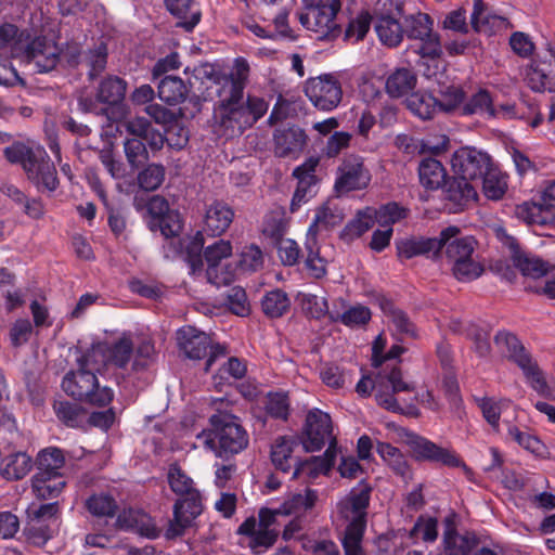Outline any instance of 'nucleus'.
Wrapping results in <instances>:
<instances>
[{
	"mask_svg": "<svg viewBox=\"0 0 555 555\" xmlns=\"http://www.w3.org/2000/svg\"><path fill=\"white\" fill-rule=\"evenodd\" d=\"M209 78L216 86L218 102L215 107V132L225 139L241 135L268 112V102L244 89L249 75V65L244 57H236L229 72L211 68Z\"/></svg>",
	"mask_w": 555,
	"mask_h": 555,
	"instance_id": "1",
	"label": "nucleus"
},
{
	"mask_svg": "<svg viewBox=\"0 0 555 555\" xmlns=\"http://www.w3.org/2000/svg\"><path fill=\"white\" fill-rule=\"evenodd\" d=\"M371 488L361 482L336 504L333 519L343 528L341 544L345 555H362V540L366 529V509Z\"/></svg>",
	"mask_w": 555,
	"mask_h": 555,
	"instance_id": "2",
	"label": "nucleus"
},
{
	"mask_svg": "<svg viewBox=\"0 0 555 555\" xmlns=\"http://www.w3.org/2000/svg\"><path fill=\"white\" fill-rule=\"evenodd\" d=\"M210 427L196 435L197 442L217 457L229 459L248 446V434L236 416L225 412L212 414Z\"/></svg>",
	"mask_w": 555,
	"mask_h": 555,
	"instance_id": "3",
	"label": "nucleus"
},
{
	"mask_svg": "<svg viewBox=\"0 0 555 555\" xmlns=\"http://www.w3.org/2000/svg\"><path fill=\"white\" fill-rule=\"evenodd\" d=\"M98 359L86 351L77 359V369L66 373L62 380L63 390L76 400L89 404L105 406L114 398V391L107 386H101L96 373H100Z\"/></svg>",
	"mask_w": 555,
	"mask_h": 555,
	"instance_id": "4",
	"label": "nucleus"
},
{
	"mask_svg": "<svg viewBox=\"0 0 555 555\" xmlns=\"http://www.w3.org/2000/svg\"><path fill=\"white\" fill-rule=\"evenodd\" d=\"M440 250L444 248L446 259L453 276L460 282L478 279L483 267L476 255L477 241L470 236H460V229L450 225L439 234Z\"/></svg>",
	"mask_w": 555,
	"mask_h": 555,
	"instance_id": "5",
	"label": "nucleus"
},
{
	"mask_svg": "<svg viewBox=\"0 0 555 555\" xmlns=\"http://www.w3.org/2000/svg\"><path fill=\"white\" fill-rule=\"evenodd\" d=\"M494 344L506 358L521 370L526 382L534 391L540 395H546L548 392L545 377L537 361L514 334L509 332H499L494 336Z\"/></svg>",
	"mask_w": 555,
	"mask_h": 555,
	"instance_id": "6",
	"label": "nucleus"
},
{
	"mask_svg": "<svg viewBox=\"0 0 555 555\" xmlns=\"http://www.w3.org/2000/svg\"><path fill=\"white\" fill-rule=\"evenodd\" d=\"M295 446V440L286 437L278 438L272 444L271 461L279 470L288 473L294 468L293 478L307 476L309 479H314L319 475H325L330 472L332 463L328 460L312 457L310 461L297 462L293 456Z\"/></svg>",
	"mask_w": 555,
	"mask_h": 555,
	"instance_id": "7",
	"label": "nucleus"
},
{
	"mask_svg": "<svg viewBox=\"0 0 555 555\" xmlns=\"http://www.w3.org/2000/svg\"><path fill=\"white\" fill-rule=\"evenodd\" d=\"M307 11L299 15L300 24L313 34L317 40H333L340 34L336 14L340 9L339 0H304Z\"/></svg>",
	"mask_w": 555,
	"mask_h": 555,
	"instance_id": "8",
	"label": "nucleus"
},
{
	"mask_svg": "<svg viewBox=\"0 0 555 555\" xmlns=\"http://www.w3.org/2000/svg\"><path fill=\"white\" fill-rule=\"evenodd\" d=\"M61 49L51 39L43 36L18 38L13 46V56L22 63L33 65L36 72L47 73L55 68L60 61Z\"/></svg>",
	"mask_w": 555,
	"mask_h": 555,
	"instance_id": "9",
	"label": "nucleus"
},
{
	"mask_svg": "<svg viewBox=\"0 0 555 555\" xmlns=\"http://www.w3.org/2000/svg\"><path fill=\"white\" fill-rule=\"evenodd\" d=\"M280 521L276 511L268 504L259 509L258 518L251 516L238 527L237 533L247 539V545L254 553L271 547L280 534Z\"/></svg>",
	"mask_w": 555,
	"mask_h": 555,
	"instance_id": "10",
	"label": "nucleus"
},
{
	"mask_svg": "<svg viewBox=\"0 0 555 555\" xmlns=\"http://www.w3.org/2000/svg\"><path fill=\"white\" fill-rule=\"evenodd\" d=\"M87 352L98 359L100 369L112 366L126 370L133 353L131 334L124 332L113 339L93 343Z\"/></svg>",
	"mask_w": 555,
	"mask_h": 555,
	"instance_id": "11",
	"label": "nucleus"
},
{
	"mask_svg": "<svg viewBox=\"0 0 555 555\" xmlns=\"http://www.w3.org/2000/svg\"><path fill=\"white\" fill-rule=\"evenodd\" d=\"M332 420L330 415L319 409L310 410L306 417L305 429L301 436L302 447L308 452L320 451L327 442L331 443L323 460L334 463L332 454Z\"/></svg>",
	"mask_w": 555,
	"mask_h": 555,
	"instance_id": "12",
	"label": "nucleus"
},
{
	"mask_svg": "<svg viewBox=\"0 0 555 555\" xmlns=\"http://www.w3.org/2000/svg\"><path fill=\"white\" fill-rule=\"evenodd\" d=\"M233 251L230 241L218 240L208 245L204 250V257L207 262L206 279L217 286L230 285L236 278V268L231 264H222V261L231 257Z\"/></svg>",
	"mask_w": 555,
	"mask_h": 555,
	"instance_id": "13",
	"label": "nucleus"
},
{
	"mask_svg": "<svg viewBox=\"0 0 555 555\" xmlns=\"http://www.w3.org/2000/svg\"><path fill=\"white\" fill-rule=\"evenodd\" d=\"M376 401L382 408L391 412H402L403 409L396 398L400 392H413L415 385L403 378L401 370L397 366L388 372L383 371L376 376Z\"/></svg>",
	"mask_w": 555,
	"mask_h": 555,
	"instance_id": "14",
	"label": "nucleus"
},
{
	"mask_svg": "<svg viewBox=\"0 0 555 555\" xmlns=\"http://www.w3.org/2000/svg\"><path fill=\"white\" fill-rule=\"evenodd\" d=\"M177 339L180 349L189 359L199 360L204 358L209 349V357L205 370L208 371L215 360L224 356V348L220 345H211L210 337L193 326H185L178 331Z\"/></svg>",
	"mask_w": 555,
	"mask_h": 555,
	"instance_id": "15",
	"label": "nucleus"
},
{
	"mask_svg": "<svg viewBox=\"0 0 555 555\" xmlns=\"http://www.w3.org/2000/svg\"><path fill=\"white\" fill-rule=\"evenodd\" d=\"M305 93L313 106L323 112L335 109L343 99L341 85L333 74L308 79Z\"/></svg>",
	"mask_w": 555,
	"mask_h": 555,
	"instance_id": "16",
	"label": "nucleus"
},
{
	"mask_svg": "<svg viewBox=\"0 0 555 555\" xmlns=\"http://www.w3.org/2000/svg\"><path fill=\"white\" fill-rule=\"evenodd\" d=\"M493 164L488 153L473 146L460 147L451 158L454 176L473 182L480 180Z\"/></svg>",
	"mask_w": 555,
	"mask_h": 555,
	"instance_id": "17",
	"label": "nucleus"
},
{
	"mask_svg": "<svg viewBox=\"0 0 555 555\" xmlns=\"http://www.w3.org/2000/svg\"><path fill=\"white\" fill-rule=\"evenodd\" d=\"M406 443L416 460L439 463L448 467H462L465 472H469L466 464L450 448L440 447L415 434L408 435Z\"/></svg>",
	"mask_w": 555,
	"mask_h": 555,
	"instance_id": "18",
	"label": "nucleus"
},
{
	"mask_svg": "<svg viewBox=\"0 0 555 555\" xmlns=\"http://www.w3.org/2000/svg\"><path fill=\"white\" fill-rule=\"evenodd\" d=\"M27 179L35 185L39 192H54L60 184L54 163L50 159L46 150L36 145L35 154L30 160L25 164L24 169Z\"/></svg>",
	"mask_w": 555,
	"mask_h": 555,
	"instance_id": "19",
	"label": "nucleus"
},
{
	"mask_svg": "<svg viewBox=\"0 0 555 555\" xmlns=\"http://www.w3.org/2000/svg\"><path fill=\"white\" fill-rule=\"evenodd\" d=\"M371 182V173L358 155L347 156L337 169L335 190L338 194L364 190Z\"/></svg>",
	"mask_w": 555,
	"mask_h": 555,
	"instance_id": "20",
	"label": "nucleus"
},
{
	"mask_svg": "<svg viewBox=\"0 0 555 555\" xmlns=\"http://www.w3.org/2000/svg\"><path fill=\"white\" fill-rule=\"evenodd\" d=\"M524 80L534 92H554L555 55L546 53L532 60L525 68Z\"/></svg>",
	"mask_w": 555,
	"mask_h": 555,
	"instance_id": "21",
	"label": "nucleus"
},
{
	"mask_svg": "<svg viewBox=\"0 0 555 555\" xmlns=\"http://www.w3.org/2000/svg\"><path fill=\"white\" fill-rule=\"evenodd\" d=\"M405 34L415 40L411 50L415 53L433 54L439 50V39L433 33V22L425 13H417L406 20Z\"/></svg>",
	"mask_w": 555,
	"mask_h": 555,
	"instance_id": "22",
	"label": "nucleus"
},
{
	"mask_svg": "<svg viewBox=\"0 0 555 555\" xmlns=\"http://www.w3.org/2000/svg\"><path fill=\"white\" fill-rule=\"evenodd\" d=\"M202 513V500L199 492L183 495L173 506V518L170 520L166 535L169 539L182 535L184 530Z\"/></svg>",
	"mask_w": 555,
	"mask_h": 555,
	"instance_id": "23",
	"label": "nucleus"
},
{
	"mask_svg": "<svg viewBox=\"0 0 555 555\" xmlns=\"http://www.w3.org/2000/svg\"><path fill=\"white\" fill-rule=\"evenodd\" d=\"M319 165V158L309 157L304 164L294 169V177L298 180L297 189L291 202V210L296 211L309 201L314 194L317 185L315 169Z\"/></svg>",
	"mask_w": 555,
	"mask_h": 555,
	"instance_id": "24",
	"label": "nucleus"
},
{
	"mask_svg": "<svg viewBox=\"0 0 555 555\" xmlns=\"http://www.w3.org/2000/svg\"><path fill=\"white\" fill-rule=\"evenodd\" d=\"M318 501V492L306 488L304 492L291 493L282 502L272 501L269 505L276 511V516H295L300 518L311 511Z\"/></svg>",
	"mask_w": 555,
	"mask_h": 555,
	"instance_id": "25",
	"label": "nucleus"
},
{
	"mask_svg": "<svg viewBox=\"0 0 555 555\" xmlns=\"http://www.w3.org/2000/svg\"><path fill=\"white\" fill-rule=\"evenodd\" d=\"M273 139L274 153L279 157L297 158L307 143L305 131L297 126L278 128Z\"/></svg>",
	"mask_w": 555,
	"mask_h": 555,
	"instance_id": "26",
	"label": "nucleus"
},
{
	"mask_svg": "<svg viewBox=\"0 0 555 555\" xmlns=\"http://www.w3.org/2000/svg\"><path fill=\"white\" fill-rule=\"evenodd\" d=\"M361 94L367 105L374 111H378L379 120L378 124L382 128H388L393 126L398 119L397 107L384 101L382 91L370 81H364L360 88Z\"/></svg>",
	"mask_w": 555,
	"mask_h": 555,
	"instance_id": "27",
	"label": "nucleus"
},
{
	"mask_svg": "<svg viewBox=\"0 0 555 555\" xmlns=\"http://www.w3.org/2000/svg\"><path fill=\"white\" fill-rule=\"evenodd\" d=\"M442 545L447 555H470L478 546V539L473 532L460 534L453 524L447 521L442 535Z\"/></svg>",
	"mask_w": 555,
	"mask_h": 555,
	"instance_id": "28",
	"label": "nucleus"
},
{
	"mask_svg": "<svg viewBox=\"0 0 555 555\" xmlns=\"http://www.w3.org/2000/svg\"><path fill=\"white\" fill-rule=\"evenodd\" d=\"M470 22L476 31L487 35H492L508 27L507 18L493 13L482 0L474 1Z\"/></svg>",
	"mask_w": 555,
	"mask_h": 555,
	"instance_id": "29",
	"label": "nucleus"
},
{
	"mask_svg": "<svg viewBox=\"0 0 555 555\" xmlns=\"http://www.w3.org/2000/svg\"><path fill=\"white\" fill-rule=\"evenodd\" d=\"M440 253L438 237H410L397 242L399 258L411 259L416 256L436 257Z\"/></svg>",
	"mask_w": 555,
	"mask_h": 555,
	"instance_id": "30",
	"label": "nucleus"
},
{
	"mask_svg": "<svg viewBox=\"0 0 555 555\" xmlns=\"http://www.w3.org/2000/svg\"><path fill=\"white\" fill-rule=\"evenodd\" d=\"M444 196L453 204L454 209L459 210L474 203L478 193L473 181L454 176L446 185Z\"/></svg>",
	"mask_w": 555,
	"mask_h": 555,
	"instance_id": "31",
	"label": "nucleus"
},
{
	"mask_svg": "<svg viewBox=\"0 0 555 555\" xmlns=\"http://www.w3.org/2000/svg\"><path fill=\"white\" fill-rule=\"evenodd\" d=\"M117 524L122 529L135 531L147 538L157 535V529L152 518L141 509H124L117 517Z\"/></svg>",
	"mask_w": 555,
	"mask_h": 555,
	"instance_id": "32",
	"label": "nucleus"
},
{
	"mask_svg": "<svg viewBox=\"0 0 555 555\" xmlns=\"http://www.w3.org/2000/svg\"><path fill=\"white\" fill-rule=\"evenodd\" d=\"M344 215L341 209L333 202H326L315 211L314 219L310 224L307 237L317 240V235L323 231L341 223Z\"/></svg>",
	"mask_w": 555,
	"mask_h": 555,
	"instance_id": "33",
	"label": "nucleus"
},
{
	"mask_svg": "<svg viewBox=\"0 0 555 555\" xmlns=\"http://www.w3.org/2000/svg\"><path fill=\"white\" fill-rule=\"evenodd\" d=\"M233 217L234 212L230 206L215 202L206 210L205 230L214 236L220 235L230 227Z\"/></svg>",
	"mask_w": 555,
	"mask_h": 555,
	"instance_id": "34",
	"label": "nucleus"
},
{
	"mask_svg": "<svg viewBox=\"0 0 555 555\" xmlns=\"http://www.w3.org/2000/svg\"><path fill=\"white\" fill-rule=\"evenodd\" d=\"M417 83L415 73L408 67H400L390 73L386 79V92L391 98H402L414 90Z\"/></svg>",
	"mask_w": 555,
	"mask_h": 555,
	"instance_id": "35",
	"label": "nucleus"
},
{
	"mask_svg": "<svg viewBox=\"0 0 555 555\" xmlns=\"http://www.w3.org/2000/svg\"><path fill=\"white\" fill-rule=\"evenodd\" d=\"M65 485L62 475H51V473H36L31 478L33 492L41 500L57 498Z\"/></svg>",
	"mask_w": 555,
	"mask_h": 555,
	"instance_id": "36",
	"label": "nucleus"
},
{
	"mask_svg": "<svg viewBox=\"0 0 555 555\" xmlns=\"http://www.w3.org/2000/svg\"><path fill=\"white\" fill-rule=\"evenodd\" d=\"M33 468L31 456L26 452H15L4 456L0 464V474L7 480L23 479Z\"/></svg>",
	"mask_w": 555,
	"mask_h": 555,
	"instance_id": "37",
	"label": "nucleus"
},
{
	"mask_svg": "<svg viewBox=\"0 0 555 555\" xmlns=\"http://www.w3.org/2000/svg\"><path fill=\"white\" fill-rule=\"evenodd\" d=\"M418 178L425 189L438 190L446 182L447 171L439 160L427 157L418 165Z\"/></svg>",
	"mask_w": 555,
	"mask_h": 555,
	"instance_id": "38",
	"label": "nucleus"
},
{
	"mask_svg": "<svg viewBox=\"0 0 555 555\" xmlns=\"http://www.w3.org/2000/svg\"><path fill=\"white\" fill-rule=\"evenodd\" d=\"M167 9L177 16L179 26L185 30H192L199 22V11L193 0H165Z\"/></svg>",
	"mask_w": 555,
	"mask_h": 555,
	"instance_id": "39",
	"label": "nucleus"
},
{
	"mask_svg": "<svg viewBox=\"0 0 555 555\" xmlns=\"http://www.w3.org/2000/svg\"><path fill=\"white\" fill-rule=\"evenodd\" d=\"M127 91V82L117 76H107L99 85L96 99L107 105L120 103Z\"/></svg>",
	"mask_w": 555,
	"mask_h": 555,
	"instance_id": "40",
	"label": "nucleus"
},
{
	"mask_svg": "<svg viewBox=\"0 0 555 555\" xmlns=\"http://www.w3.org/2000/svg\"><path fill=\"white\" fill-rule=\"evenodd\" d=\"M375 30L379 40L388 46H398L403 37V29L395 15L383 14L377 18Z\"/></svg>",
	"mask_w": 555,
	"mask_h": 555,
	"instance_id": "41",
	"label": "nucleus"
},
{
	"mask_svg": "<svg viewBox=\"0 0 555 555\" xmlns=\"http://www.w3.org/2000/svg\"><path fill=\"white\" fill-rule=\"evenodd\" d=\"M188 88L177 76H166L158 83V98L168 105H177L184 101Z\"/></svg>",
	"mask_w": 555,
	"mask_h": 555,
	"instance_id": "42",
	"label": "nucleus"
},
{
	"mask_svg": "<svg viewBox=\"0 0 555 555\" xmlns=\"http://www.w3.org/2000/svg\"><path fill=\"white\" fill-rule=\"evenodd\" d=\"M377 453L392 472L404 479L411 477V469L405 456L400 450L387 442L377 443Z\"/></svg>",
	"mask_w": 555,
	"mask_h": 555,
	"instance_id": "43",
	"label": "nucleus"
},
{
	"mask_svg": "<svg viewBox=\"0 0 555 555\" xmlns=\"http://www.w3.org/2000/svg\"><path fill=\"white\" fill-rule=\"evenodd\" d=\"M482 191L487 198L498 201L507 190V177L493 164L481 177Z\"/></svg>",
	"mask_w": 555,
	"mask_h": 555,
	"instance_id": "44",
	"label": "nucleus"
},
{
	"mask_svg": "<svg viewBox=\"0 0 555 555\" xmlns=\"http://www.w3.org/2000/svg\"><path fill=\"white\" fill-rule=\"evenodd\" d=\"M421 55L423 67V75L426 79L435 81L437 85H444L448 80L446 68L447 64L441 59V46L439 50L433 54L418 53Z\"/></svg>",
	"mask_w": 555,
	"mask_h": 555,
	"instance_id": "45",
	"label": "nucleus"
},
{
	"mask_svg": "<svg viewBox=\"0 0 555 555\" xmlns=\"http://www.w3.org/2000/svg\"><path fill=\"white\" fill-rule=\"evenodd\" d=\"M406 106L412 114L421 119H430L440 111L438 100L428 93H412L406 101Z\"/></svg>",
	"mask_w": 555,
	"mask_h": 555,
	"instance_id": "46",
	"label": "nucleus"
},
{
	"mask_svg": "<svg viewBox=\"0 0 555 555\" xmlns=\"http://www.w3.org/2000/svg\"><path fill=\"white\" fill-rule=\"evenodd\" d=\"M462 115H480L494 117L495 106L492 98L487 90H479L461 107Z\"/></svg>",
	"mask_w": 555,
	"mask_h": 555,
	"instance_id": "47",
	"label": "nucleus"
},
{
	"mask_svg": "<svg viewBox=\"0 0 555 555\" xmlns=\"http://www.w3.org/2000/svg\"><path fill=\"white\" fill-rule=\"evenodd\" d=\"M57 509V503H48L42 504L36 511L35 515L38 518V526L34 525L29 529V537L33 539L34 543H46L52 537V532L46 526L40 524V519L53 518V522H56V518H54V516L56 515Z\"/></svg>",
	"mask_w": 555,
	"mask_h": 555,
	"instance_id": "48",
	"label": "nucleus"
},
{
	"mask_svg": "<svg viewBox=\"0 0 555 555\" xmlns=\"http://www.w3.org/2000/svg\"><path fill=\"white\" fill-rule=\"evenodd\" d=\"M88 512L99 518H113L118 509L116 500L107 493L93 494L86 501Z\"/></svg>",
	"mask_w": 555,
	"mask_h": 555,
	"instance_id": "49",
	"label": "nucleus"
},
{
	"mask_svg": "<svg viewBox=\"0 0 555 555\" xmlns=\"http://www.w3.org/2000/svg\"><path fill=\"white\" fill-rule=\"evenodd\" d=\"M384 312L391 331L401 336H415L414 324L403 311L388 305L384 307Z\"/></svg>",
	"mask_w": 555,
	"mask_h": 555,
	"instance_id": "50",
	"label": "nucleus"
},
{
	"mask_svg": "<svg viewBox=\"0 0 555 555\" xmlns=\"http://www.w3.org/2000/svg\"><path fill=\"white\" fill-rule=\"evenodd\" d=\"M440 100H438L440 111L443 113H453L457 109L461 111L464 102V91L454 85H438Z\"/></svg>",
	"mask_w": 555,
	"mask_h": 555,
	"instance_id": "51",
	"label": "nucleus"
},
{
	"mask_svg": "<svg viewBox=\"0 0 555 555\" xmlns=\"http://www.w3.org/2000/svg\"><path fill=\"white\" fill-rule=\"evenodd\" d=\"M288 222L281 210H273L269 212L263 220L262 233L264 236L272 240L273 243L284 238L287 232Z\"/></svg>",
	"mask_w": 555,
	"mask_h": 555,
	"instance_id": "52",
	"label": "nucleus"
},
{
	"mask_svg": "<svg viewBox=\"0 0 555 555\" xmlns=\"http://www.w3.org/2000/svg\"><path fill=\"white\" fill-rule=\"evenodd\" d=\"M37 461V473L61 475L60 470L64 466L65 457L61 449L47 448L39 452Z\"/></svg>",
	"mask_w": 555,
	"mask_h": 555,
	"instance_id": "53",
	"label": "nucleus"
},
{
	"mask_svg": "<svg viewBox=\"0 0 555 555\" xmlns=\"http://www.w3.org/2000/svg\"><path fill=\"white\" fill-rule=\"evenodd\" d=\"M513 263L524 275L531 279H539L547 272V264L543 260L525 253L516 254Z\"/></svg>",
	"mask_w": 555,
	"mask_h": 555,
	"instance_id": "54",
	"label": "nucleus"
},
{
	"mask_svg": "<svg viewBox=\"0 0 555 555\" xmlns=\"http://www.w3.org/2000/svg\"><path fill=\"white\" fill-rule=\"evenodd\" d=\"M264 256L260 247L255 244L244 246L240 253V260L236 271L242 272H256L263 267Z\"/></svg>",
	"mask_w": 555,
	"mask_h": 555,
	"instance_id": "55",
	"label": "nucleus"
},
{
	"mask_svg": "<svg viewBox=\"0 0 555 555\" xmlns=\"http://www.w3.org/2000/svg\"><path fill=\"white\" fill-rule=\"evenodd\" d=\"M306 250L305 267L307 271L312 278L322 279L326 274V260L320 257L317 240L307 237Z\"/></svg>",
	"mask_w": 555,
	"mask_h": 555,
	"instance_id": "56",
	"label": "nucleus"
},
{
	"mask_svg": "<svg viewBox=\"0 0 555 555\" xmlns=\"http://www.w3.org/2000/svg\"><path fill=\"white\" fill-rule=\"evenodd\" d=\"M261 306L266 315L279 318L289 308V299L283 291L275 289L266 294Z\"/></svg>",
	"mask_w": 555,
	"mask_h": 555,
	"instance_id": "57",
	"label": "nucleus"
},
{
	"mask_svg": "<svg viewBox=\"0 0 555 555\" xmlns=\"http://www.w3.org/2000/svg\"><path fill=\"white\" fill-rule=\"evenodd\" d=\"M54 411L57 417L69 427H79L86 417V412L81 406L67 401H56Z\"/></svg>",
	"mask_w": 555,
	"mask_h": 555,
	"instance_id": "58",
	"label": "nucleus"
},
{
	"mask_svg": "<svg viewBox=\"0 0 555 555\" xmlns=\"http://www.w3.org/2000/svg\"><path fill=\"white\" fill-rule=\"evenodd\" d=\"M168 482L172 492L177 495H190L192 492H199L190 478L179 466L171 465L168 470Z\"/></svg>",
	"mask_w": 555,
	"mask_h": 555,
	"instance_id": "59",
	"label": "nucleus"
},
{
	"mask_svg": "<svg viewBox=\"0 0 555 555\" xmlns=\"http://www.w3.org/2000/svg\"><path fill=\"white\" fill-rule=\"evenodd\" d=\"M296 300L305 313L313 319H320L328 312L327 300L324 297L300 292Z\"/></svg>",
	"mask_w": 555,
	"mask_h": 555,
	"instance_id": "60",
	"label": "nucleus"
},
{
	"mask_svg": "<svg viewBox=\"0 0 555 555\" xmlns=\"http://www.w3.org/2000/svg\"><path fill=\"white\" fill-rule=\"evenodd\" d=\"M83 62L89 67L88 76L90 79L98 77L106 67L107 63V48L106 44L101 42L94 49L89 50L83 55Z\"/></svg>",
	"mask_w": 555,
	"mask_h": 555,
	"instance_id": "61",
	"label": "nucleus"
},
{
	"mask_svg": "<svg viewBox=\"0 0 555 555\" xmlns=\"http://www.w3.org/2000/svg\"><path fill=\"white\" fill-rule=\"evenodd\" d=\"M478 406L480 408L483 417L488 422V424L494 429L498 430L500 427V416L503 410V406L507 405V401L505 400H494L493 398L483 397L477 399Z\"/></svg>",
	"mask_w": 555,
	"mask_h": 555,
	"instance_id": "62",
	"label": "nucleus"
},
{
	"mask_svg": "<svg viewBox=\"0 0 555 555\" xmlns=\"http://www.w3.org/2000/svg\"><path fill=\"white\" fill-rule=\"evenodd\" d=\"M408 210L397 203H389L375 210L376 222L383 228L391 225L406 217Z\"/></svg>",
	"mask_w": 555,
	"mask_h": 555,
	"instance_id": "63",
	"label": "nucleus"
},
{
	"mask_svg": "<svg viewBox=\"0 0 555 555\" xmlns=\"http://www.w3.org/2000/svg\"><path fill=\"white\" fill-rule=\"evenodd\" d=\"M375 221V210L366 208L363 211H359L357 217L347 224L346 232L352 237H358L369 231Z\"/></svg>",
	"mask_w": 555,
	"mask_h": 555,
	"instance_id": "64",
	"label": "nucleus"
}]
</instances>
